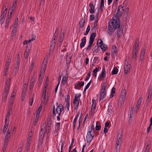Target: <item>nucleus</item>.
<instances>
[{
  "instance_id": "f257e3e1",
  "label": "nucleus",
  "mask_w": 152,
  "mask_h": 152,
  "mask_svg": "<svg viewBox=\"0 0 152 152\" xmlns=\"http://www.w3.org/2000/svg\"><path fill=\"white\" fill-rule=\"evenodd\" d=\"M120 22L116 15H114L111 21L109 23L108 33L110 35L112 34L114 31L120 26Z\"/></svg>"
},
{
  "instance_id": "864d4df0",
  "label": "nucleus",
  "mask_w": 152,
  "mask_h": 152,
  "mask_svg": "<svg viewBox=\"0 0 152 152\" xmlns=\"http://www.w3.org/2000/svg\"><path fill=\"white\" fill-rule=\"evenodd\" d=\"M74 139H72V141L71 144L70 145V146L69 147V152H70L71 150L72 149V145H73V143H74Z\"/></svg>"
},
{
  "instance_id": "09e8293b",
  "label": "nucleus",
  "mask_w": 152,
  "mask_h": 152,
  "mask_svg": "<svg viewBox=\"0 0 152 152\" xmlns=\"http://www.w3.org/2000/svg\"><path fill=\"white\" fill-rule=\"evenodd\" d=\"M42 106H40L37 111V114L39 115L40 112L42 110Z\"/></svg>"
},
{
  "instance_id": "8fccbe9b",
  "label": "nucleus",
  "mask_w": 152,
  "mask_h": 152,
  "mask_svg": "<svg viewBox=\"0 0 152 152\" xmlns=\"http://www.w3.org/2000/svg\"><path fill=\"white\" fill-rule=\"evenodd\" d=\"M101 49L103 51H105V49L106 48V45H101V46H100Z\"/></svg>"
},
{
  "instance_id": "9d476101",
  "label": "nucleus",
  "mask_w": 152,
  "mask_h": 152,
  "mask_svg": "<svg viewBox=\"0 0 152 152\" xmlns=\"http://www.w3.org/2000/svg\"><path fill=\"white\" fill-rule=\"evenodd\" d=\"M58 35L57 34H54L53 39L52 40L51 45L50 47V49L53 50L54 48L56 40L57 38Z\"/></svg>"
},
{
  "instance_id": "c03bdc74",
  "label": "nucleus",
  "mask_w": 152,
  "mask_h": 152,
  "mask_svg": "<svg viewBox=\"0 0 152 152\" xmlns=\"http://www.w3.org/2000/svg\"><path fill=\"white\" fill-rule=\"evenodd\" d=\"M105 76V71L104 68H102V73L101 75V76L103 77L104 78Z\"/></svg>"
},
{
  "instance_id": "4d7b16f0",
  "label": "nucleus",
  "mask_w": 152,
  "mask_h": 152,
  "mask_svg": "<svg viewBox=\"0 0 152 152\" xmlns=\"http://www.w3.org/2000/svg\"><path fill=\"white\" fill-rule=\"evenodd\" d=\"M28 55L29 52H28V51H27L26 50L24 54V57L25 58H28Z\"/></svg>"
},
{
  "instance_id": "e433bc0d",
  "label": "nucleus",
  "mask_w": 152,
  "mask_h": 152,
  "mask_svg": "<svg viewBox=\"0 0 152 152\" xmlns=\"http://www.w3.org/2000/svg\"><path fill=\"white\" fill-rule=\"evenodd\" d=\"M99 71V69L98 68L96 67L95 69H94L93 71V75L95 77L96 76V72Z\"/></svg>"
},
{
  "instance_id": "13d9d810",
  "label": "nucleus",
  "mask_w": 152,
  "mask_h": 152,
  "mask_svg": "<svg viewBox=\"0 0 152 152\" xmlns=\"http://www.w3.org/2000/svg\"><path fill=\"white\" fill-rule=\"evenodd\" d=\"M91 81V80L88 83V84L86 86V87L84 89V91H85L88 88V87H89V86H90V85Z\"/></svg>"
},
{
  "instance_id": "a18cd8bd",
  "label": "nucleus",
  "mask_w": 152,
  "mask_h": 152,
  "mask_svg": "<svg viewBox=\"0 0 152 152\" xmlns=\"http://www.w3.org/2000/svg\"><path fill=\"white\" fill-rule=\"evenodd\" d=\"M17 31V29L12 28L11 34V36L13 37L15 35Z\"/></svg>"
},
{
  "instance_id": "680f3d73",
  "label": "nucleus",
  "mask_w": 152,
  "mask_h": 152,
  "mask_svg": "<svg viewBox=\"0 0 152 152\" xmlns=\"http://www.w3.org/2000/svg\"><path fill=\"white\" fill-rule=\"evenodd\" d=\"M124 99H121V98H120L119 103L121 104H124L125 103V102L124 101Z\"/></svg>"
},
{
  "instance_id": "c9c22d12",
  "label": "nucleus",
  "mask_w": 152,
  "mask_h": 152,
  "mask_svg": "<svg viewBox=\"0 0 152 152\" xmlns=\"http://www.w3.org/2000/svg\"><path fill=\"white\" fill-rule=\"evenodd\" d=\"M44 136H39V144L41 145L43 142V138Z\"/></svg>"
},
{
  "instance_id": "603ef678",
  "label": "nucleus",
  "mask_w": 152,
  "mask_h": 152,
  "mask_svg": "<svg viewBox=\"0 0 152 152\" xmlns=\"http://www.w3.org/2000/svg\"><path fill=\"white\" fill-rule=\"evenodd\" d=\"M122 131H121V132L120 133H119L118 135V136H117V138H118V139H122Z\"/></svg>"
},
{
  "instance_id": "7c9ffc66",
  "label": "nucleus",
  "mask_w": 152,
  "mask_h": 152,
  "mask_svg": "<svg viewBox=\"0 0 152 152\" xmlns=\"http://www.w3.org/2000/svg\"><path fill=\"white\" fill-rule=\"evenodd\" d=\"M85 22V20L83 19H81L79 23L80 27L82 28L83 27Z\"/></svg>"
},
{
  "instance_id": "5701e85b",
  "label": "nucleus",
  "mask_w": 152,
  "mask_h": 152,
  "mask_svg": "<svg viewBox=\"0 0 152 152\" xmlns=\"http://www.w3.org/2000/svg\"><path fill=\"white\" fill-rule=\"evenodd\" d=\"M89 7L91 8V9L89 10V11L90 13H93L94 12V7L93 6V4L92 3H90L89 4Z\"/></svg>"
},
{
  "instance_id": "20e7f679",
  "label": "nucleus",
  "mask_w": 152,
  "mask_h": 152,
  "mask_svg": "<svg viewBox=\"0 0 152 152\" xmlns=\"http://www.w3.org/2000/svg\"><path fill=\"white\" fill-rule=\"evenodd\" d=\"M94 126L93 125L88 129L86 136L87 142H90L92 140L94 135Z\"/></svg>"
},
{
  "instance_id": "3c124183",
  "label": "nucleus",
  "mask_w": 152,
  "mask_h": 152,
  "mask_svg": "<svg viewBox=\"0 0 152 152\" xmlns=\"http://www.w3.org/2000/svg\"><path fill=\"white\" fill-rule=\"evenodd\" d=\"M98 45L100 46L101 45H103V42L101 39H99L97 42Z\"/></svg>"
},
{
  "instance_id": "f704fd0d",
  "label": "nucleus",
  "mask_w": 152,
  "mask_h": 152,
  "mask_svg": "<svg viewBox=\"0 0 152 152\" xmlns=\"http://www.w3.org/2000/svg\"><path fill=\"white\" fill-rule=\"evenodd\" d=\"M8 93L4 92L2 95V98L3 100H5L7 96Z\"/></svg>"
},
{
  "instance_id": "a211bd4d",
  "label": "nucleus",
  "mask_w": 152,
  "mask_h": 152,
  "mask_svg": "<svg viewBox=\"0 0 152 152\" xmlns=\"http://www.w3.org/2000/svg\"><path fill=\"white\" fill-rule=\"evenodd\" d=\"M51 122L50 121L48 122V125H47V126L46 128V133L47 134H48L49 132V130L50 129V127L51 126Z\"/></svg>"
},
{
  "instance_id": "473e14b6",
  "label": "nucleus",
  "mask_w": 152,
  "mask_h": 152,
  "mask_svg": "<svg viewBox=\"0 0 152 152\" xmlns=\"http://www.w3.org/2000/svg\"><path fill=\"white\" fill-rule=\"evenodd\" d=\"M137 51H136L133 50L132 52V58L133 59H135L137 58Z\"/></svg>"
},
{
  "instance_id": "bb28decb",
  "label": "nucleus",
  "mask_w": 152,
  "mask_h": 152,
  "mask_svg": "<svg viewBox=\"0 0 152 152\" xmlns=\"http://www.w3.org/2000/svg\"><path fill=\"white\" fill-rule=\"evenodd\" d=\"M126 95V91L125 90H124L121 93V95L120 96V98H121V99H124L125 97V96Z\"/></svg>"
},
{
  "instance_id": "6e6d98bb",
  "label": "nucleus",
  "mask_w": 152,
  "mask_h": 152,
  "mask_svg": "<svg viewBox=\"0 0 152 152\" xmlns=\"http://www.w3.org/2000/svg\"><path fill=\"white\" fill-rule=\"evenodd\" d=\"M118 70L117 68H114L112 71L113 74L114 75L117 74L118 72Z\"/></svg>"
},
{
  "instance_id": "de8ad7c7",
  "label": "nucleus",
  "mask_w": 152,
  "mask_h": 152,
  "mask_svg": "<svg viewBox=\"0 0 152 152\" xmlns=\"http://www.w3.org/2000/svg\"><path fill=\"white\" fill-rule=\"evenodd\" d=\"M34 62H32L31 63V64L29 68V70H28L30 72H31L32 71L33 69V68L34 66Z\"/></svg>"
},
{
  "instance_id": "37998d69",
  "label": "nucleus",
  "mask_w": 152,
  "mask_h": 152,
  "mask_svg": "<svg viewBox=\"0 0 152 152\" xmlns=\"http://www.w3.org/2000/svg\"><path fill=\"white\" fill-rule=\"evenodd\" d=\"M9 124H8L5 123L4 126V127L3 130V133H5L7 130V129L8 127Z\"/></svg>"
},
{
  "instance_id": "e2e57ef3",
  "label": "nucleus",
  "mask_w": 152,
  "mask_h": 152,
  "mask_svg": "<svg viewBox=\"0 0 152 152\" xmlns=\"http://www.w3.org/2000/svg\"><path fill=\"white\" fill-rule=\"evenodd\" d=\"M98 122H97L96 123V129L97 130H99L100 129H101V126L100 125H97Z\"/></svg>"
},
{
  "instance_id": "0e129e2a",
  "label": "nucleus",
  "mask_w": 152,
  "mask_h": 152,
  "mask_svg": "<svg viewBox=\"0 0 152 152\" xmlns=\"http://www.w3.org/2000/svg\"><path fill=\"white\" fill-rule=\"evenodd\" d=\"M130 69H127L124 68V73L126 74H128L130 72Z\"/></svg>"
},
{
  "instance_id": "58836bf2",
  "label": "nucleus",
  "mask_w": 152,
  "mask_h": 152,
  "mask_svg": "<svg viewBox=\"0 0 152 152\" xmlns=\"http://www.w3.org/2000/svg\"><path fill=\"white\" fill-rule=\"evenodd\" d=\"M138 47H139V45L137 43V42H136L135 43V45L134 46V49L133 50H135L136 51H137L138 50Z\"/></svg>"
},
{
  "instance_id": "aec40b11",
  "label": "nucleus",
  "mask_w": 152,
  "mask_h": 152,
  "mask_svg": "<svg viewBox=\"0 0 152 152\" xmlns=\"http://www.w3.org/2000/svg\"><path fill=\"white\" fill-rule=\"evenodd\" d=\"M25 86H24V88L23 89V91L22 94V99H23V96H25V95L26 93V87L27 86V84H26V83L25 84Z\"/></svg>"
},
{
  "instance_id": "79ce46f5",
  "label": "nucleus",
  "mask_w": 152,
  "mask_h": 152,
  "mask_svg": "<svg viewBox=\"0 0 152 152\" xmlns=\"http://www.w3.org/2000/svg\"><path fill=\"white\" fill-rule=\"evenodd\" d=\"M151 142L150 141H148L147 142V144L146 146V148L145 149V151H149V149L150 148V146L151 144Z\"/></svg>"
},
{
  "instance_id": "b1692460",
  "label": "nucleus",
  "mask_w": 152,
  "mask_h": 152,
  "mask_svg": "<svg viewBox=\"0 0 152 152\" xmlns=\"http://www.w3.org/2000/svg\"><path fill=\"white\" fill-rule=\"evenodd\" d=\"M117 52V48L116 46H114L112 47V52L114 56L116 55Z\"/></svg>"
},
{
  "instance_id": "2eb2a0df",
  "label": "nucleus",
  "mask_w": 152,
  "mask_h": 152,
  "mask_svg": "<svg viewBox=\"0 0 152 152\" xmlns=\"http://www.w3.org/2000/svg\"><path fill=\"white\" fill-rule=\"evenodd\" d=\"M43 126H42L41 127V131L40 132L39 136H44V132H45V124H43ZM46 125V124L45 125V126Z\"/></svg>"
},
{
  "instance_id": "cd10ccee",
  "label": "nucleus",
  "mask_w": 152,
  "mask_h": 152,
  "mask_svg": "<svg viewBox=\"0 0 152 152\" xmlns=\"http://www.w3.org/2000/svg\"><path fill=\"white\" fill-rule=\"evenodd\" d=\"M10 58L9 57L8 60L6 61L5 65V69L8 70L10 66Z\"/></svg>"
},
{
  "instance_id": "338daca9",
  "label": "nucleus",
  "mask_w": 152,
  "mask_h": 152,
  "mask_svg": "<svg viewBox=\"0 0 152 152\" xmlns=\"http://www.w3.org/2000/svg\"><path fill=\"white\" fill-rule=\"evenodd\" d=\"M91 74V72H90L88 73L87 76L86 78L85 79V81H87L89 79L90 76Z\"/></svg>"
},
{
  "instance_id": "052dcab7",
  "label": "nucleus",
  "mask_w": 152,
  "mask_h": 152,
  "mask_svg": "<svg viewBox=\"0 0 152 152\" xmlns=\"http://www.w3.org/2000/svg\"><path fill=\"white\" fill-rule=\"evenodd\" d=\"M39 115L36 114V118H35V121H34V122L35 123V124H36V123L37 122L38 119L39 117Z\"/></svg>"
},
{
  "instance_id": "4468645a",
  "label": "nucleus",
  "mask_w": 152,
  "mask_h": 152,
  "mask_svg": "<svg viewBox=\"0 0 152 152\" xmlns=\"http://www.w3.org/2000/svg\"><path fill=\"white\" fill-rule=\"evenodd\" d=\"M18 18H16L15 20V22L12 25V28L15 29L17 30V28L18 25Z\"/></svg>"
},
{
  "instance_id": "ea45409f",
  "label": "nucleus",
  "mask_w": 152,
  "mask_h": 152,
  "mask_svg": "<svg viewBox=\"0 0 152 152\" xmlns=\"http://www.w3.org/2000/svg\"><path fill=\"white\" fill-rule=\"evenodd\" d=\"M67 77L66 76H64L63 77L62 83L63 84H65L67 80Z\"/></svg>"
},
{
  "instance_id": "412c9836",
  "label": "nucleus",
  "mask_w": 152,
  "mask_h": 152,
  "mask_svg": "<svg viewBox=\"0 0 152 152\" xmlns=\"http://www.w3.org/2000/svg\"><path fill=\"white\" fill-rule=\"evenodd\" d=\"M123 29L122 28H120L118 30L117 35L118 37H120L122 34Z\"/></svg>"
},
{
  "instance_id": "5fc2aeb1",
  "label": "nucleus",
  "mask_w": 152,
  "mask_h": 152,
  "mask_svg": "<svg viewBox=\"0 0 152 152\" xmlns=\"http://www.w3.org/2000/svg\"><path fill=\"white\" fill-rule=\"evenodd\" d=\"M31 137H28L27 143L28 144V145H29V144H30L31 143Z\"/></svg>"
},
{
  "instance_id": "423d86ee",
  "label": "nucleus",
  "mask_w": 152,
  "mask_h": 152,
  "mask_svg": "<svg viewBox=\"0 0 152 152\" xmlns=\"http://www.w3.org/2000/svg\"><path fill=\"white\" fill-rule=\"evenodd\" d=\"M107 85L104 84L102 87L100 96V100H103L106 96V91Z\"/></svg>"
},
{
  "instance_id": "7ed1b4c3",
  "label": "nucleus",
  "mask_w": 152,
  "mask_h": 152,
  "mask_svg": "<svg viewBox=\"0 0 152 152\" xmlns=\"http://www.w3.org/2000/svg\"><path fill=\"white\" fill-rule=\"evenodd\" d=\"M64 108L63 105H58L56 109H55V106L53 107V116L56 117L57 120L58 121L60 120L59 116L61 115V112L63 110Z\"/></svg>"
},
{
  "instance_id": "6ab92c4d",
  "label": "nucleus",
  "mask_w": 152,
  "mask_h": 152,
  "mask_svg": "<svg viewBox=\"0 0 152 152\" xmlns=\"http://www.w3.org/2000/svg\"><path fill=\"white\" fill-rule=\"evenodd\" d=\"M3 10H4L2 12L1 17H4L5 18L6 15V14L7 13V9L6 7H4L3 8Z\"/></svg>"
},
{
  "instance_id": "c756f323",
  "label": "nucleus",
  "mask_w": 152,
  "mask_h": 152,
  "mask_svg": "<svg viewBox=\"0 0 152 152\" xmlns=\"http://www.w3.org/2000/svg\"><path fill=\"white\" fill-rule=\"evenodd\" d=\"M84 85V83L83 82H79L75 84V86H77L78 87H81V86H83Z\"/></svg>"
},
{
  "instance_id": "4be33fe9",
  "label": "nucleus",
  "mask_w": 152,
  "mask_h": 152,
  "mask_svg": "<svg viewBox=\"0 0 152 152\" xmlns=\"http://www.w3.org/2000/svg\"><path fill=\"white\" fill-rule=\"evenodd\" d=\"M131 110L130 112L129 118H132L134 116L133 112L134 111V106H132L131 107Z\"/></svg>"
},
{
  "instance_id": "f8f14e48",
  "label": "nucleus",
  "mask_w": 152,
  "mask_h": 152,
  "mask_svg": "<svg viewBox=\"0 0 152 152\" xmlns=\"http://www.w3.org/2000/svg\"><path fill=\"white\" fill-rule=\"evenodd\" d=\"M145 51L144 49H142L140 53V60L141 62L143 61L145 58Z\"/></svg>"
},
{
  "instance_id": "bf43d9fd",
  "label": "nucleus",
  "mask_w": 152,
  "mask_h": 152,
  "mask_svg": "<svg viewBox=\"0 0 152 152\" xmlns=\"http://www.w3.org/2000/svg\"><path fill=\"white\" fill-rule=\"evenodd\" d=\"M17 0H14V1L13 4V6H12V11H13V9L15 7V6L16 5V3L17 2Z\"/></svg>"
},
{
  "instance_id": "49530a36",
  "label": "nucleus",
  "mask_w": 152,
  "mask_h": 152,
  "mask_svg": "<svg viewBox=\"0 0 152 152\" xmlns=\"http://www.w3.org/2000/svg\"><path fill=\"white\" fill-rule=\"evenodd\" d=\"M10 20H9V19H7L5 23V27L6 28H8L10 23Z\"/></svg>"
},
{
  "instance_id": "dca6fc26",
  "label": "nucleus",
  "mask_w": 152,
  "mask_h": 152,
  "mask_svg": "<svg viewBox=\"0 0 152 152\" xmlns=\"http://www.w3.org/2000/svg\"><path fill=\"white\" fill-rule=\"evenodd\" d=\"M10 115V112H8L5 118V123L9 124V119Z\"/></svg>"
},
{
  "instance_id": "a878e982",
  "label": "nucleus",
  "mask_w": 152,
  "mask_h": 152,
  "mask_svg": "<svg viewBox=\"0 0 152 152\" xmlns=\"http://www.w3.org/2000/svg\"><path fill=\"white\" fill-rule=\"evenodd\" d=\"M122 139H119L118 138H117V141L116 142V148H118V146L119 145L120 146V145L121 144L122 141Z\"/></svg>"
},
{
  "instance_id": "1a4fd4ad",
  "label": "nucleus",
  "mask_w": 152,
  "mask_h": 152,
  "mask_svg": "<svg viewBox=\"0 0 152 152\" xmlns=\"http://www.w3.org/2000/svg\"><path fill=\"white\" fill-rule=\"evenodd\" d=\"M10 79L8 78L6 81V86L4 92L8 93L10 89Z\"/></svg>"
},
{
  "instance_id": "9b49d317",
  "label": "nucleus",
  "mask_w": 152,
  "mask_h": 152,
  "mask_svg": "<svg viewBox=\"0 0 152 152\" xmlns=\"http://www.w3.org/2000/svg\"><path fill=\"white\" fill-rule=\"evenodd\" d=\"M80 96L81 95L80 94L75 95L73 100V103L74 104H79L80 100Z\"/></svg>"
},
{
  "instance_id": "f03ea898",
  "label": "nucleus",
  "mask_w": 152,
  "mask_h": 152,
  "mask_svg": "<svg viewBox=\"0 0 152 152\" xmlns=\"http://www.w3.org/2000/svg\"><path fill=\"white\" fill-rule=\"evenodd\" d=\"M126 3L124 2L121 5L119 6L117 10L116 15L118 17H121L122 14L125 12L127 13L129 11V8L127 6Z\"/></svg>"
},
{
  "instance_id": "ddd939ff",
  "label": "nucleus",
  "mask_w": 152,
  "mask_h": 152,
  "mask_svg": "<svg viewBox=\"0 0 152 152\" xmlns=\"http://www.w3.org/2000/svg\"><path fill=\"white\" fill-rule=\"evenodd\" d=\"M72 56L70 53H67L66 57V62L67 64H69L71 61V57Z\"/></svg>"
},
{
  "instance_id": "69168bd1",
  "label": "nucleus",
  "mask_w": 152,
  "mask_h": 152,
  "mask_svg": "<svg viewBox=\"0 0 152 152\" xmlns=\"http://www.w3.org/2000/svg\"><path fill=\"white\" fill-rule=\"evenodd\" d=\"M96 108V105H92V107L91 109V111L92 112H94Z\"/></svg>"
},
{
  "instance_id": "39448f33",
  "label": "nucleus",
  "mask_w": 152,
  "mask_h": 152,
  "mask_svg": "<svg viewBox=\"0 0 152 152\" xmlns=\"http://www.w3.org/2000/svg\"><path fill=\"white\" fill-rule=\"evenodd\" d=\"M47 88L44 87L43 89V93L42 94V104H46L48 103V99L49 98V96L48 94L47 96H46V92Z\"/></svg>"
},
{
  "instance_id": "6e6552de",
  "label": "nucleus",
  "mask_w": 152,
  "mask_h": 152,
  "mask_svg": "<svg viewBox=\"0 0 152 152\" xmlns=\"http://www.w3.org/2000/svg\"><path fill=\"white\" fill-rule=\"evenodd\" d=\"M16 92L17 91L16 90H14L12 93L11 94V96L9 100V103L10 104H12L14 103L13 101L14 100L15 97V96Z\"/></svg>"
},
{
  "instance_id": "0eeeda50",
  "label": "nucleus",
  "mask_w": 152,
  "mask_h": 152,
  "mask_svg": "<svg viewBox=\"0 0 152 152\" xmlns=\"http://www.w3.org/2000/svg\"><path fill=\"white\" fill-rule=\"evenodd\" d=\"M96 34L95 33H92L90 36L89 42V45H88L86 48V50H89L91 49L92 44H93L94 41L95 39Z\"/></svg>"
},
{
  "instance_id": "2f4dec72",
  "label": "nucleus",
  "mask_w": 152,
  "mask_h": 152,
  "mask_svg": "<svg viewBox=\"0 0 152 152\" xmlns=\"http://www.w3.org/2000/svg\"><path fill=\"white\" fill-rule=\"evenodd\" d=\"M152 94V92L151 91H149L148 97L147 99V101L148 102H150V100L151 99V96Z\"/></svg>"
},
{
  "instance_id": "c85d7f7f",
  "label": "nucleus",
  "mask_w": 152,
  "mask_h": 152,
  "mask_svg": "<svg viewBox=\"0 0 152 152\" xmlns=\"http://www.w3.org/2000/svg\"><path fill=\"white\" fill-rule=\"evenodd\" d=\"M60 124V123H56V126L55 127V132L56 133H57L59 129Z\"/></svg>"
},
{
  "instance_id": "774afa93",
  "label": "nucleus",
  "mask_w": 152,
  "mask_h": 152,
  "mask_svg": "<svg viewBox=\"0 0 152 152\" xmlns=\"http://www.w3.org/2000/svg\"><path fill=\"white\" fill-rule=\"evenodd\" d=\"M130 67H131L130 65L129 64H126L124 66V68H126L127 69H130Z\"/></svg>"
},
{
  "instance_id": "4c0bfd02",
  "label": "nucleus",
  "mask_w": 152,
  "mask_h": 152,
  "mask_svg": "<svg viewBox=\"0 0 152 152\" xmlns=\"http://www.w3.org/2000/svg\"><path fill=\"white\" fill-rule=\"evenodd\" d=\"M36 35L34 34H32L31 36V39L28 40V43H29L30 42H31L32 41H34L36 39Z\"/></svg>"
},
{
  "instance_id": "72a5a7b5",
  "label": "nucleus",
  "mask_w": 152,
  "mask_h": 152,
  "mask_svg": "<svg viewBox=\"0 0 152 152\" xmlns=\"http://www.w3.org/2000/svg\"><path fill=\"white\" fill-rule=\"evenodd\" d=\"M115 88L113 87L112 89L111 94L110 96V98H112L114 96V94L115 93Z\"/></svg>"
},
{
  "instance_id": "f3484780",
  "label": "nucleus",
  "mask_w": 152,
  "mask_h": 152,
  "mask_svg": "<svg viewBox=\"0 0 152 152\" xmlns=\"http://www.w3.org/2000/svg\"><path fill=\"white\" fill-rule=\"evenodd\" d=\"M85 37H84L83 38L81 39V42L80 44V47L81 48L84 46L86 41V39L85 38Z\"/></svg>"
},
{
  "instance_id": "393cba45",
  "label": "nucleus",
  "mask_w": 152,
  "mask_h": 152,
  "mask_svg": "<svg viewBox=\"0 0 152 152\" xmlns=\"http://www.w3.org/2000/svg\"><path fill=\"white\" fill-rule=\"evenodd\" d=\"M47 59H45L44 60V61L43 63V64L42 65V67H43V65H44V66L43 68H42V69H43L45 71L46 69V66L47 64Z\"/></svg>"
},
{
  "instance_id": "a19ab883",
  "label": "nucleus",
  "mask_w": 152,
  "mask_h": 152,
  "mask_svg": "<svg viewBox=\"0 0 152 152\" xmlns=\"http://www.w3.org/2000/svg\"><path fill=\"white\" fill-rule=\"evenodd\" d=\"M64 33H62L60 37L59 42L60 43H61L63 42L64 38Z\"/></svg>"
}]
</instances>
